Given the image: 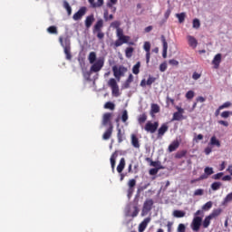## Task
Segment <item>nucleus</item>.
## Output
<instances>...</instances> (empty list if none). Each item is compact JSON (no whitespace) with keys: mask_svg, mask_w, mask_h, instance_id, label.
<instances>
[{"mask_svg":"<svg viewBox=\"0 0 232 232\" xmlns=\"http://www.w3.org/2000/svg\"><path fill=\"white\" fill-rule=\"evenodd\" d=\"M92 64V65L90 68L91 72L97 73L102 70V66H104V61L102 59H99Z\"/></svg>","mask_w":232,"mask_h":232,"instance_id":"nucleus-5","label":"nucleus"},{"mask_svg":"<svg viewBox=\"0 0 232 232\" xmlns=\"http://www.w3.org/2000/svg\"><path fill=\"white\" fill-rule=\"evenodd\" d=\"M161 42L163 44L162 57L163 59H166V57H168V42L166 41V37L164 35H161Z\"/></svg>","mask_w":232,"mask_h":232,"instance_id":"nucleus-16","label":"nucleus"},{"mask_svg":"<svg viewBox=\"0 0 232 232\" xmlns=\"http://www.w3.org/2000/svg\"><path fill=\"white\" fill-rule=\"evenodd\" d=\"M117 137H118V142H122V133L121 129H118Z\"/></svg>","mask_w":232,"mask_h":232,"instance_id":"nucleus-64","label":"nucleus"},{"mask_svg":"<svg viewBox=\"0 0 232 232\" xmlns=\"http://www.w3.org/2000/svg\"><path fill=\"white\" fill-rule=\"evenodd\" d=\"M104 22L102 19L98 20L94 25L93 34H95V32H101V28H102Z\"/></svg>","mask_w":232,"mask_h":232,"instance_id":"nucleus-24","label":"nucleus"},{"mask_svg":"<svg viewBox=\"0 0 232 232\" xmlns=\"http://www.w3.org/2000/svg\"><path fill=\"white\" fill-rule=\"evenodd\" d=\"M47 32H48V34H58V32H57V27L54 26V25L49 26V27L47 28Z\"/></svg>","mask_w":232,"mask_h":232,"instance_id":"nucleus-46","label":"nucleus"},{"mask_svg":"<svg viewBox=\"0 0 232 232\" xmlns=\"http://www.w3.org/2000/svg\"><path fill=\"white\" fill-rule=\"evenodd\" d=\"M193 97H195V92H193V91H188V92L186 93V99L191 100V99H193Z\"/></svg>","mask_w":232,"mask_h":232,"instance_id":"nucleus-56","label":"nucleus"},{"mask_svg":"<svg viewBox=\"0 0 232 232\" xmlns=\"http://www.w3.org/2000/svg\"><path fill=\"white\" fill-rule=\"evenodd\" d=\"M166 70H168V63L166 62H164V63H160V71L165 72Z\"/></svg>","mask_w":232,"mask_h":232,"instance_id":"nucleus-58","label":"nucleus"},{"mask_svg":"<svg viewBox=\"0 0 232 232\" xmlns=\"http://www.w3.org/2000/svg\"><path fill=\"white\" fill-rule=\"evenodd\" d=\"M222 186L221 182L216 181L214 183L211 184V188L213 189V191H218V189Z\"/></svg>","mask_w":232,"mask_h":232,"instance_id":"nucleus-42","label":"nucleus"},{"mask_svg":"<svg viewBox=\"0 0 232 232\" xmlns=\"http://www.w3.org/2000/svg\"><path fill=\"white\" fill-rule=\"evenodd\" d=\"M155 81H157V78L150 76L147 80V86H151V84L155 82Z\"/></svg>","mask_w":232,"mask_h":232,"instance_id":"nucleus-52","label":"nucleus"},{"mask_svg":"<svg viewBox=\"0 0 232 232\" xmlns=\"http://www.w3.org/2000/svg\"><path fill=\"white\" fill-rule=\"evenodd\" d=\"M108 86L111 89L112 95L119 97V84H117V80L111 78L108 82Z\"/></svg>","mask_w":232,"mask_h":232,"instance_id":"nucleus-6","label":"nucleus"},{"mask_svg":"<svg viewBox=\"0 0 232 232\" xmlns=\"http://www.w3.org/2000/svg\"><path fill=\"white\" fill-rule=\"evenodd\" d=\"M129 188H135V186H137V180L135 179H130L128 182Z\"/></svg>","mask_w":232,"mask_h":232,"instance_id":"nucleus-49","label":"nucleus"},{"mask_svg":"<svg viewBox=\"0 0 232 232\" xmlns=\"http://www.w3.org/2000/svg\"><path fill=\"white\" fill-rule=\"evenodd\" d=\"M231 106V102H227L219 106V110H224L226 108H229Z\"/></svg>","mask_w":232,"mask_h":232,"instance_id":"nucleus-61","label":"nucleus"},{"mask_svg":"<svg viewBox=\"0 0 232 232\" xmlns=\"http://www.w3.org/2000/svg\"><path fill=\"white\" fill-rule=\"evenodd\" d=\"M88 61L90 64H93L97 61V53L95 52H91L88 56Z\"/></svg>","mask_w":232,"mask_h":232,"instance_id":"nucleus-27","label":"nucleus"},{"mask_svg":"<svg viewBox=\"0 0 232 232\" xmlns=\"http://www.w3.org/2000/svg\"><path fill=\"white\" fill-rule=\"evenodd\" d=\"M113 117V113L111 112H106L102 116V125L103 126H110L111 124V118Z\"/></svg>","mask_w":232,"mask_h":232,"instance_id":"nucleus-11","label":"nucleus"},{"mask_svg":"<svg viewBox=\"0 0 232 232\" xmlns=\"http://www.w3.org/2000/svg\"><path fill=\"white\" fill-rule=\"evenodd\" d=\"M169 128V127H168V124L163 123L158 130V139H162V137H164V134L166 133V131H168Z\"/></svg>","mask_w":232,"mask_h":232,"instance_id":"nucleus-15","label":"nucleus"},{"mask_svg":"<svg viewBox=\"0 0 232 232\" xmlns=\"http://www.w3.org/2000/svg\"><path fill=\"white\" fill-rule=\"evenodd\" d=\"M160 111V107L157 103L151 104L150 113H159Z\"/></svg>","mask_w":232,"mask_h":232,"instance_id":"nucleus-34","label":"nucleus"},{"mask_svg":"<svg viewBox=\"0 0 232 232\" xmlns=\"http://www.w3.org/2000/svg\"><path fill=\"white\" fill-rule=\"evenodd\" d=\"M153 208V199H146L143 203V208L141 210V217H146L148 213Z\"/></svg>","mask_w":232,"mask_h":232,"instance_id":"nucleus-4","label":"nucleus"},{"mask_svg":"<svg viewBox=\"0 0 232 232\" xmlns=\"http://www.w3.org/2000/svg\"><path fill=\"white\" fill-rule=\"evenodd\" d=\"M104 108L105 110H115V103L111 102H107L105 104H104Z\"/></svg>","mask_w":232,"mask_h":232,"instance_id":"nucleus-38","label":"nucleus"},{"mask_svg":"<svg viewBox=\"0 0 232 232\" xmlns=\"http://www.w3.org/2000/svg\"><path fill=\"white\" fill-rule=\"evenodd\" d=\"M229 115H232V112L229 111H225L221 113L222 119H227L229 118Z\"/></svg>","mask_w":232,"mask_h":232,"instance_id":"nucleus-55","label":"nucleus"},{"mask_svg":"<svg viewBox=\"0 0 232 232\" xmlns=\"http://www.w3.org/2000/svg\"><path fill=\"white\" fill-rule=\"evenodd\" d=\"M124 168H126V160L124 158H121L120 160L119 165L117 166L118 173H122V171H124Z\"/></svg>","mask_w":232,"mask_h":232,"instance_id":"nucleus-22","label":"nucleus"},{"mask_svg":"<svg viewBox=\"0 0 232 232\" xmlns=\"http://www.w3.org/2000/svg\"><path fill=\"white\" fill-rule=\"evenodd\" d=\"M224 177V172H219L213 176L214 180H220Z\"/></svg>","mask_w":232,"mask_h":232,"instance_id":"nucleus-60","label":"nucleus"},{"mask_svg":"<svg viewBox=\"0 0 232 232\" xmlns=\"http://www.w3.org/2000/svg\"><path fill=\"white\" fill-rule=\"evenodd\" d=\"M159 169H164V167L150 169L149 170V173H150V175H157L159 173Z\"/></svg>","mask_w":232,"mask_h":232,"instance_id":"nucleus-44","label":"nucleus"},{"mask_svg":"<svg viewBox=\"0 0 232 232\" xmlns=\"http://www.w3.org/2000/svg\"><path fill=\"white\" fill-rule=\"evenodd\" d=\"M132 73H134V75H139V73H140V62H137L132 67Z\"/></svg>","mask_w":232,"mask_h":232,"instance_id":"nucleus-29","label":"nucleus"},{"mask_svg":"<svg viewBox=\"0 0 232 232\" xmlns=\"http://www.w3.org/2000/svg\"><path fill=\"white\" fill-rule=\"evenodd\" d=\"M187 39L188 41V44L189 46H191V48H197L198 44V41H197V38L192 36V35H188L187 36Z\"/></svg>","mask_w":232,"mask_h":232,"instance_id":"nucleus-19","label":"nucleus"},{"mask_svg":"<svg viewBox=\"0 0 232 232\" xmlns=\"http://www.w3.org/2000/svg\"><path fill=\"white\" fill-rule=\"evenodd\" d=\"M193 28H200V20L199 19H194L193 20Z\"/></svg>","mask_w":232,"mask_h":232,"instance_id":"nucleus-59","label":"nucleus"},{"mask_svg":"<svg viewBox=\"0 0 232 232\" xmlns=\"http://www.w3.org/2000/svg\"><path fill=\"white\" fill-rule=\"evenodd\" d=\"M177 231H178V232H186V225L180 223V224L178 226Z\"/></svg>","mask_w":232,"mask_h":232,"instance_id":"nucleus-57","label":"nucleus"},{"mask_svg":"<svg viewBox=\"0 0 232 232\" xmlns=\"http://www.w3.org/2000/svg\"><path fill=\"white\" fill-rule=\"evenodd\" d=\"M121 121L122 122H127L128 121V111H123L122 115H121Z\"/></svg>","mask_w":232,"mask_h":232,"instance_id":"nucleus-54","label":"nucleus"},{"mask_svg":"<svg viewBox=\"0 0 232 232\" xmlns=\"http://www.w3.org/2000/svg\"><path fill=\"white\" fill-rule=\"evenodd\" d=\"M86 14V7H81L78 12H76L73 16L72 19L74 21H79L80 19H82V16L85 15Z\"/></svg>","mask_w":232,"mask_h":232,"instance_id":"nucleus-12","label":"nucleus"},{"mask_svg":"<svg viewBox=\"0 0 232 232\" xmlns=\"http://www.w3.org/2000/svg\"><path fill=\"white\" fill-rule=\"evenodd\" d=\"M117 157H119V154L117 153V151L113 152L112 155L111 156V166L112 169H115V160Z\"/></svg>","mask_w":232,"mask_h":232,"instance_id":"nucleus-30","label":"nucleus"},{"mask_svg":"<svg viewBox=\"0 0 232 232\" xmlns=\"http://www.w3.org/2000/svg\"><path fill=\"white\" fill-rule=\"evenodd\" d=\"M135 49H133V47H127L125 50V55L127 57V59H130L132 57L133 55V52Z\"/></svg>","mask_w":232,"mask_h":232,"instance_id":"nucleus-32","label":"nucleus"},{"mask_svg":"<svg viewBox=\"0 0 232 232\" xmlns=\"http://www.w3.org/2000/svg\"><path fill=\"white\" fill-rule=\"evenodd\" d=\"M103 17L105 21H111V19H113V14H109L108 9H104Z\"/></svg>","mask_w":232,"mask_h":232,"instance_id":"nucleus-40","label":"nucleus"},{"mask_svg":"<svg viewBox=\"0 0 232 232\" xmlns=\"http://www.w3.org/2000/svg\"><path fill=\"white\" fill-rule=\"evenodd\" d=\"M200 77H201V74L197 72H193V74H192V79L194 81H198V79H200Z\"/></svg>","mask_w":232,"mask_h":232,"instance_id":"nucleus-62","label":"nucleus"},{"mask_svg":"<svg viewBox=\"0 0 232 232\" xmlns=\"http://www.w3.org/2000/svg\"><path fill=\"white\" fill-rule=\"evenodd\" d=\"M205 174H202L199 178L191 180V184H193L194 182H199V180H206V179H208V177H209V175H213L214 171H213V168H209L207 167L204 169Z\"/></svg>","mask_w":232,"mask_h":232,"instance_id":"nucleus-7","label":"nucleus"},{"mask_svg":"<svg viewBox=\"0 0 232 232\" xmlns=\"http://www.w3.org/2000/svg\"><path fill=\"white\" fill-rule=\"evenodd\" d=\"M112 133H113V124L110 123L109 128L105 130V132L102 135L103 140H110Z\"/></svg>","mask_w":232,"mask_h":232,"instance_id":"nucleus-13","label":"nucleus"},{"mask_svg":"<svg viewBox=\"0 0 232 232\" xmlns=\"http://www.w3.org/2000/svg\"><path fill=\"white\" fill-rule=\"evenodd\" d=\"M104 5V0H97V3L94 2L93 8H101Z\"/></svg>","mask_w":232,"mask_h":232,"instance_id":"nucleus-48","label":"nucleus"},{"mask_svg":"<svg viewBox=\"0 0 232 232\" xmlns=\"http://www.w3.org/2000/svg\"><path fill=\"white\" fill-rule=\"evenodd\" d=\"M95 22V16L93 14H90L85 19V27L91 28L92 24Z\"/></svg>","mask_w":232,"mask_h":232,"instance_id":"nucleus-20","label":"nucleus"},{"mask_svg":"<svg viewBox=\"0 0 232 232\" xmlns=\"http://www.w3.org/2000/svg\"><path fill=\"white\" fill-rule=\"evenodd\" d=\"M150 183H147L143 186H141L140 188H138L137 190V194H140V191H144V189H148V188H150Z\"/></svg>","mask_w":232,"mask_h":232,"instance_id":"nucleus-51","label":"nucleus"},{"mask_svg":"<svg viewBox=\"0 0 232 232\" xmlns=\"http://www.w3.org/2000/svg\"><path fill=\"white\" fill-rule=\"evenodd\" d=\"M200 226H202V217H195L191 223L192 231H200Z\"/></svg>","mask_w":232,"mask_h":232,"instance_id":"nucleus-8","label":"nucleus"},{"mask_svg":"<svg viewBox=\"0 0 232 232\" xmlns=\"http://www.w3.org/2000/svg\"><path fill=\"white\" fill-rule=\"evenodd\" d=\"M201 195H204V189L198 188L194 191V197H201Z\"/></svg>","mask_w":232,"mask_h":232,"instance_id":"nucleus-50","label":"nucleus"},{"mask_svg":"<svg viewBox=\"0 0 232 232\" xmlns=\"http://www.w3.org/2000/svg\"><path fill=\"white\" fill-rule=\"evenodd\" d=\"M134 191H135V188L129 187V188L127 190V197H128V198H131V197H133Z\"/></svg>","mask_w":232,"mask_h":232,"instance_id":"nucleus-53","label":"nucleus"},{"mask_svg":"<svg viewBox=\"0 0 232 232\" xmlns=\"http://www.w3.org/2000/svg\"><path fill=\"white\" fill-rule=\"evenodd\" d=\"M60 43L63 47L67 61H72V47L70 46V40H65L64 43H63V38H60Z\"/></svg>","mask_w":232,"mask_h":232,"instance_id":"nucleus-3","label":"nucleus"},{"mask_svg":"<svg viewBox=\"0 0 232 232\" xmlns=\"http://www.w3.org/2000/svg\"><path fill=\"white\" fill-rule=\"evenodd\" d=\"M209 144L210 146H217V148H220V140H218L216 136L211 137Z\"/></svg>","mask_w":232,"mask_h":232,"instance_id":"nucleus-28","label":"nucleus"},{"mask_svg":"<svg viewBox=\"0 0 232 232\" xmlns=\"http://www.w3.org/2000/svg\"><path fill=\"white\" fill-rule=\"evenodd\" d=\"M211 208H213V202H212V201H208V202H207V203L202 207V209H204L205 211H208V210L211 209Z\"/></svg>","mask_w":232,"mask_h":232,"instance_id":"nucleus-47","label":"nucleus"},{"mask_svg":"<svg viewBox=\"0 0 232 232\" xmlns=\"http://www.w3.org/2000/svg\"><path fill=\"white\" fill-rule=\"evenodd\" d=\"M116 35L118 39L114 43L115 48H119V46H122V44H127L130 42V36L124 35V30L121 28H118L116 30Z\"/></svg>","mask_w":232,"mask_h":232,"instance_id":"nucleus-1","label":"nucleus"},{"mask_svg":"<svg viewBox=\"0 0 232 232\" xmlns=\"http://www.w3.org/2000/svg\"><path fill=\"white\" fill-rule=\"evenodd\" d=\"M172 215L175 218H184L186 217V213L182 210H174Z\"/></svg>","mask_w":232,"mask_h":232,"instance_id":"nucleus-26","label":"nucleus"},{"mask_svg":"<svg viewBox=\"0 0 232 232\" xmlns=\"http://www.w3.org/2000/svg\"><path fill=\"white\" fill-rule=\"evenodd\" d=\"M211 217L208 216L205 218L203 223H201L205 229L209 227V224H211Z\"/></svg>","mask_w":232,"mask_h":232,"instance_id":"nucleus-33","label":"nucleus"},{"mask_svg":"<svg viewBox=\"0 0 232 232\" xmlns=\"http://www.w3.org/2000/svg\"><path fill=\"white\" fill-rule=\"evenodd\" d=\"M187 154H188V150H181L179 152H177L175 157H176V159H182V158L186 157Z\"/></svg>","mask_w":232,"mask_h":232,"instance_id":"nucleus-43","label":"nucleus"},{"mask_svg":"<svg viewBox=\"0 0 232 232\" xmlns=\"http://www.w3.org/2000/svg\"><path fill=\"white\" fill-rule=\"evenodd\" d=\"M182 119H184V116L179 112L173 113L172 121H182Z\"/></svg>","mask_w":232,"mask_h":232,"instance_id":"nucleus-41","label":"nucleus"},{"mask_svg":"<svg viewBox=\"0 0 232 232\" xmlns=\"http://www.w3.org/2000/svg\"><path fill=\"white\" fill-rule=\"evenodd\" d=\"M146 160L148 162H150V166H152L153 168H162V165L160 164V161H153L150 158H147Z\"/></svg>","mask_w":232,"mask_h":232,"instance_id":"nucleus-31","label":"nucleus"},{"mask_svg":"<svg viewBox=\"0 0 232 232\" xmlns=\"http://www.w3.org/2000/svg\"><path fill=\"white\" fill-rule=\"evenodd\" d=\"M133 82V74H130L125 82L122 84V88L124 90H128L130 88V85Z\"/></svg>","mask_w":232,"mask_h":232,"instance_id":"nucleus-23","label":"nucleus"},{"mask_svg":"<svg viewBox=\"0 0 232 232\" xmlns=\"http://www.w3.org/2000/svg\"><path fill=\"white\" fill-rule=\"evenodd\" d=\"M151 222V218H146L140 225L138 227L139 232H144L146 231V227H148V224Z\"/></svg>","mask_w":232,"mask_h":232,"instance_id":"nucleus-14","label":"nucleus"},{"mask_svg":"<svg viewBox=\"0 0 232 232\" xmlns=\"http://www.w3.org/2000/svg\"><path fill=\"white\" fill-rule=\"evenodd\" d=\"M143 50L146 52V63L150 64V59L151 58V44L150 42H145L143 44Z\"/></svg>","mask_w":232,"mask_h":232,"instance_id":"nucleus-10","label":"nucleus"},{"mask_svg":"<svg viewBox=\"0 0 232 232\" xmlns=\"http://www.w3.org/2000/svg\"><path fill=\"white\" fill-rule=\"evenodd\" d=\"M169 64H170L171 66H179V61L171 59L169 61Z\"/></svg>","mask_w":232,"mask_h":232,"instance_id":"nucleus-63","label":"nucleus"},{"mask_svg":"<svg viewBox=\"0 0 232 232\" xmlns=\"http://www.w3.org/2000/svg\"><path fill=\"white\" fill-rule=\"evenodd\" d=\"M179 23L182 24L186 20V13L176 14Z\"/></svg>","mask_w":232,"mask_h":232,"instance_id":"nucleus-37","label":"nucleus"},{"mask_svg":"<svg viewBox=\"0 0 232 232\" xmlns=\"http://www.w3.org/2000/svg\"><path fill=\"white\" fill-rule=\"evenodd\" d=\"M179 146H180V142L178 141V140H174L169 146V153H173V151H176L179 150Z\"/></svg>","mask_w":232,"mask_h":232,"instance_id":"nucleus-21","label":"nucleus"},{"mask_svg":"<svg viewBox=\"0 0 232 232\" xmlns=\"http://www.w3.org/2000/svg\"><path fill=\"white\" fill-rule=\"evenodd\" d=\"M140 211V210L139 209V207L134 206L133 207V212L130 213V208H128L127 211L125 212V215H126V217H131L132 218H135V217L139 216Z\"/></svg>","mask_w":232,"mask_h":232,"instance_id":"nucleus-17","label":"nucleus"},{"mask_svg":"<svg viewBox=\"0 0 232 232\" xmlns=\"http://www.w3.org/2000/svg\"><path fill=\"white\" fill-rule=\"evenodd\" d=\"M229 202H232V192L228 193L223 199V206H227Z\"/></svg>","mask_w":232,"mask_h":232,"instance_id":"nucleus-35","label":"nucleus"},{"mask_svg":"<svg viewBox=\"0 0 232 232\" xmlns=\"http://www.w3.org/2000/svg\"><path fill=\"white\" fill-rule=\"evenodd\" d=\"M131 144L133 148H140V143H139V138H137V135L135 134L131 135Z\"/></svg>","mask_w":232,"mask_h":232,"instance_id":"nucleus-25","label":"nucleus"},{"mask_svg":"<svg viewBox=\"0 0 232 232\" xmlns=\"http://www.w3.org/2000/svg\"><path fill=\"white\" fill-rule=\"evenodd\" d=\"M221 213V209H216L213 210L212 213L208 215V217H210V218H217V217H218Z\"/></svg>","mask_w":232,"mask_h":232,"instance_id":"nucleus-36","label":"nucleus"},{"mask_svg":"<svg viewBox=\"0 0 232 232\" xmlns=\"http://www.w3.org/2000/svg\"><path fill=\"white\" fill-rule=\"evenodd\" d=\"M221 61H222V54L220 53L216 54L212 61V64H214V68L216 70L218 68V66H220Z\"/></svg>","mask_w":232,"mask_h":232,"instance_id":"nucleus-18","label":"nucleus"},{"mask_svg":"<svg viewBox=\"0 0 232 232\" xmlns=\"http://www.w3.org/2000/svg\"><path fill=\"white\" fill-rule=\"evenodd\" d=\"M113 75L118 81H121V77H124V73L128 72V68L124 67V65H120L119 67L114 65L112 67Z\"/></svg>","mask_w":232,"mask_h":232,"instance_id":"nucleus-2","label":"nucleus"},{"mask_svg":"<svg viewBox=\"0 0 232 232\" xmlns=\"http://www.w3.org/2000/svg\"><path fill=\"white\" fill-rule=\"evenodd\" d=\"M145 121H148V115H146V113H143L139 117L138 121L140 124H144Z\"/></svg>","mask_w":232,"mask_h":232,"instance_id":"nucleus-45","label":"nucleus"},{"mask_svg":"<svg viewBox=\"0 0 232 232\" xmlns=\"http://www.w3.org/2000/svg\"><path fill=\"white\" fill-rule=\"evenodd\" d=\"M63 8L68 13V15H72V6H70V4L67 1H63Z\"/></svg>","mask_w":232,"mask_h":232,"instance_id":"nucleus-39","label":"nucleus"},{"mask_svg":"<svg viewBox=\"0 0 232 232\" xmlns=\"http://www.w3.org/2000/svg\"><path fill=\"white\" fill-rule=\"evenodd\" d=\"M144 130L149 133H155V131L159 130V121H155L154 123H151V121H148L145 124Z\"/></svg>","mask_w":232,"mask_h":232,"instance_id":"nucleus-9","label":"nucleus"}]
</instances>
